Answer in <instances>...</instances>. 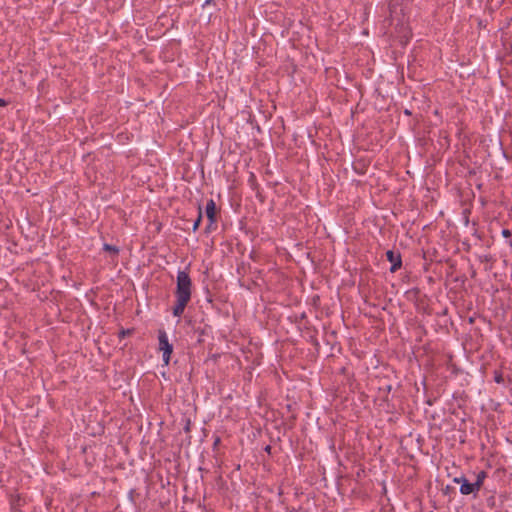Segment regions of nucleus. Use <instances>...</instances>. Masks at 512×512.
<instances>
[{
    "mask_svg": "<svg viewBox=\"0 0 512 512\" xmlns=\"http://www.w3.org/2000/svg\"><path fill=\"white\" fill-rule=\"evenodd\" d=\"M192 295V280L186 271H178L176 279L175 303L172 314L181 317Z\"/></svg>",
    "mask_w": 512,
    "mask_h": 512,
    "instance_id": "nucleus-1",
    "label": "nucleus"
},
{
    "mask_svg": "<svg viewBox=\"0 0 512 512\" xmlns=\"http://www.w3.org/2000/svg\"><path fill=\"white\" fill-rule=\"evenodd\" d=\"M159 350L163 352L162 358L165 365L170 362V357L173 352V346L169 343L167 333L165 330L158 331Z\"/></svg>",
    "mask_w": 512,
    "mask_h": 512,
    "instance_id": "nucleus-2",
    "label": "nucleus"
},
{
    "mask_svg": "<svg viewBox=\"0 0 512 512\" xmlns=\"http://www.w3.org/2000/svg\"><path fill=\"white\" fill-rule=\"evenodd\" d=\"M453 482L461 484V486H460V493L462 495L474 494L476 496L478 490H477L474 482L470 483L465 476L455 477L453 479Z\"/></svg>",
    "mask_w": 512,
    "mask_h": 512,
    "instance_id": "nucleus-3",
    "label": "nucleus"
},
{
    "mask_svg": "<svg viewBox=\"0 0 512 512\" xmlns=\"http://www.w3.org/2000/svg\"><path fill=\"white\" fill-rule=\"evenodd\" d=\"M386 257H387V260L391 263V268H390L391 272H395L401 268L402 260H401V255L399 253H395L392 250H388L386 252Z\"/></svg>",
    "mask_w": 512,
    "mask_h": 512,
    "instance_id": "nucleus-4",
    "label": "nucleus"
},
{
    "mask_svg": "<svg viewBox=\"0 0 512 512\" xmlns=\"http://www.w3.org/2000/svg\"><path fill=\"white\" fill-rule=\"evenodd\" d=\"M205 213L209 220V225L206 228L208 230L210 226L216 222V204L213 199L207 201Z\"/></svg>",
    "mask_w": 512,
    "mask_h": 512,
    "instance_id": "nucleus-5",
    "label": "nucleus"
},
{
    "mask_svg": "<svg viewBox=\"0 0 512 512\" xmlns=\"http://www.w3.org/2000/svg\"><path fill=\"white\" fill-rule=\"evenodd\" d=\"M487 477V473L485 471H480L477 475H476V480L474 482L477 490L479 491L480 488L482 487L483 483H484V480L486 479Z\"/></svg>",
    "mask_w": 512,
    "mask_h": 512,
    "instance_id": "nucleus-6",
    "label": "nucleus"
},
{
    "mask_svg": "<svg viewBox=\"0 0 512 512\" xmlns=\"http://www.w3.org/2000/svg\"><path fill=\"white\" fill-rule=\"evenodd\" d=\"M103 250L107 251V252H109V253H111V254H113L115 256H117L119 254V248L114 246V245H111V244L105 243L103 245Z\"/></svg>",
    "mask_w": 512,
    "mask_h": 512,
    "instance_id": "nucleus-7",
    "label": "nucleus"
},
{
    "mask_svg": "<svg viewBox=\"0 0 512 512\" xmlns=\"http://www.w3.org/2000/svg\"><path fill=\"white\" fill-rule=\"evenodd\" d=\"M201 220H202V212H201V208L199 207L198 217L193 224V231H196L199 228Z\"/></svg>",
    "mask_w": 512,
    "mask_h": 512,
    "instance_id": "nucleus-8",
    "label": "nucleus"
},
{
    "mask_svg": "<svg viewBox=\"0 0 512 512\" xmlns=\"http://www.w3.org/2000/svg\"><path fill=\"white\" fill-rule=\"evenodd\" d=\"M486 504L488 507L490 508H494L495 507V504H496V498L495 496H489L487 499H486Z\"/></svg>",
    "mask_w": 512,
    "mask_h": 512,
    "instance_id": "nucleus-9",
    "label": "nucleus"
},
{
    "mask_svg": "<svg viewBox=\"0 0 512 512\" xmlns=\"http://www.w3.org/2000/svg\"><path fill=\"white\" fill-rule=\"evenodd\" d=\"M502 236L505 237V238H510L512 233L509 229H503L502 232H501Z\"/></svg>",
    "mask_w": 512,
    "mask_h": 512,
    "instance_id": "nucleus-10",
    "label": "nucleus"
},
{
    "mask_svg": "<svg viewBox=\"0 0 512 512\" xmlns=\"http://www.w3.org/2000/svg\"><path fill=\"white\" fill-rule=\"evenodd\" d=\"M6 104L7 102L4 99L0 98V106H6Z\"/></svg>",
    "mask_w": 512,
    "mask_h": 512,
    "instance_id": "nucleus-11",
    "label": "nucleus"
},
{
    "mask_svg": "<svg viewBox=\"0 0 512 512\" xmlns=\"http://www.w3.org/2000/svg\"><path fill=\"white\" fill-rule=\"evenodd\" d=\"M265 451H266V452H268V453H270V451H271V446H269V445H268V446H266V447H265Z\"/></svg>",
    "mask_w": 512,
    "mask_h": 512,
    "instance_id": "nucleus-12",
    "label": "nucleus"
},
{
    "mask_svg": "<svg viewBox=\"0 0 512 512\" xmlns=\"http://www.w3.org/2000/svg\"><path fill=\"white\" fill-rule=\"evenodd\" d=\"M212 1H213V0H205L204 5H208V4H210Z\"/></svg>",
    "mask_w": 512,
    "mask_h": 512,
    "instance_id": "nucleus-13",
    "label": "nucleus"
},
{
    "mask_svg": "<svg viewBox=\"0 0 512 512\" xmlns=\"http://www.w3.org/2000/svg\"><path fill=\"white\" fill-rule=\"evenodd\" d=\"M508 244L510 247H512V241H509Z\"/></svg>",
    "mask_w": 512,
    "mask_h": 512,
    "instance_id": "nucleus-14",
    "label": "nucleus"
}]
</instances>
